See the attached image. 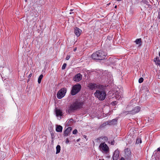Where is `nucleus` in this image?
I'll return each mask as SVG.
<instances>
[{
    "instance_id": "nucleus-19",
    "label": "nucleus",
    "mask_w": 160,
    "mask_h": 160,
    "mask_svg": "<svg viewBox=\"0 0 160 160\" xmlns=\"http://www.w3.org/2000/svg\"><path fill=\"white\" fill-rule=\"evenodd\" d=\"M135 42L136 44L138 45L139 46H140L142 45V41L141 38L137 39L135 41Z\"/></svg>"
},
{
    "instance_id": "nucleus-42",
    "label": "nucleus",
    "mask_w": 160,
    "mask_h": 160,
    "mask_svg": "<svg viewBox=\"0 0 160 160\" xmlns=\"http://www.w3.org/2000/svg\"><path fill=\"white\" fill-rule=\"evenodd\" d=\"M99 160H104V159H99Z\"/></svg>"
},
{
    "instance_id": "nucleus-45",
    "label": "nucleus",
    "mask_w": 160,
    "mask_h": 160,
    "mask_svg": "<svg viewBox=\"0 0 160 160\" xmlns=\"http://www.w3.org/2000/svg\"><path fill=\"white\" fill-rule=\"evenodd\" d=\"M159 19H160V17H159Z\"/></svg>"
},
{
    "instance_id": "nucleus-9",
    "label": "nucleus",
    "mask_w": 160,
    "mask_h": 160,
    "mask_svg": "<svg viewBox=\"0 0 160 160\" xmlns=\"http://www.w3.org/2000/svg\"><path fill=\"white\" fill-rule=\"evenodd\" d=\"M113 97H114L116 99L119 100L122 98V92L119 91H117L113 93Z\"/></svg>"
},
{
    "instance_id": "nucleus-6",
    "label": "nucleus",
    "mask_w": 160,
    "mask_h": 160,
    "mask_svg": "<svg viewBox=\"0 0 160 160\" xmlns=\"http://www.w3.org/2000/svg\"><path fill=\"white\" fill-rule=\"evenodd\" d=\"M67 92V89L65 88H62L60 89L57 94V97L58 99L62 98L65 95Z\"/></svg>"
},
{
    "instance_id": "nucleus-43",
    "label": "nucleus",
    "mask_w": 160,
    "mask_h": 160,
    "mask_svg": "<svg viewBox=\"0 0 160 160\" xmlns=\"http://www.w3.org/2000/svg\"><path fill=\"white\" fill-rule=\"evenodd\" d=\"M72 11V10L71 9V10H70V11Z\"/></svg>"
},
{
    "instance_id": "nucleus-15",
    "label": "nucleus",
    "mask_w": 160,
    "mask_h": 160,
    "mask_svg": "<svg viewBox=\"0 0 160 160\" xmlns=\"http://www.w3.org/2000/svg\"><path fill=\"white\" fill-rule=\"evenodd\" d=\"M82 32V30L77 27L74 29V33L77 37H79Z\"/></svg>"
},
{
    "instance_id": "nucleus-14",
    "label": "nucleus",
    "mask_w": 160,
    "mask_h": 160,
    "mask_svg": "<svg viewBox=\"0 0 160 160\" xmlns=\"http://www.w3.org/2000/svg\"><path fill=\"white\" fill-rule=\"evenodd\" d=\"M140 110V108L139 107L137 106L136 107L132 110V111H130V113L134 114L139 112Z\"/></svg>"
},
{
    "instance_id": "nucleus-31",
    "label": "nucleus",
    "mask_w": 160,
    "mask_h": 160,
    "mask_svg": "<svg viewBox=\"0 0 160 160\" xmlns=\"http://www.w3.org/2000/svg\"><path fill=\"white\" fill-rule=\"evenodd\" d=\"M157 150L158 151H160V147L157 148Z\"/></svg>"
},
{
    "instance_id": "nucleus-5",
    "label": "nucleus",
    "mask_w": 160,
    "mask_h": 160,
    "mask_svg": "<svg viewBox=\"0 0 160 160\" xmlns=\"http://www.w3.org/2000/svg\"><path fill=\"white\" fill-rule=\"evenodd\" d=\"M88 87L90 89L93 90V89H100L103 88V86L99 84H96L93 83H90L88 85Z\"/></svg>"
},
{
    "instance_id": "nucleus-29",
    "label": "nucleus",
    "mask_w": 160,
    "mask_h": 160,
    "mask_svg": "<svg viewBox=\"0 0 160 160\" xmlns=\"http://www.w3.org/2000/svg\"><path fill=\"white\" fill-rule=\"evenodd\" d=\"M69 142V141L68 140V138H67L66 141V144H68Z\"/></svg>"
},
{
    "instance_id": "nucleus-4",
    "label": "nucleus",
    "mask_w": 160,
    "mask_h": 160,
    "mask_svg": "<svg viewBox=\"0 0 160 160\" xmlns=\"http://www.w3.org/2000/svg\"><path fill=\"white\" fill-rule=\"evenodd\" d=\"M81 88V86L79 84H76L74 85L72 88L71 91V94L74 95L78 93Z\"/></svg>"
},
{
    "instance_id": "nucleus-13",
    "label": "nucleus",
    "mask_w": 160,
    "mask_h": 160,
    "mask_svg": "<svg viewBox=\"0 0 160 160\" xmlns=\"http://www.w3.org/2000/svg\"><path fill=\"white\" fill-rule=\"evenodd\" d=\"M72 129L71 127H69L67 128L65 130L64 132V136L66 137L68 136L69 134L70 133Z\"/></svg>"
},
{
    "instance_id": "nucleus-21",
    "label": "nucleus",
    "mask_w": 160,
    "mask_h": 160,
    "mask_svg": "<svg viewBox=\"0 0 160 160\" xmlns=\"http://www.w3.org/2000/svg\"><path fill=\"white\" fill-rule=\"evenodd\" d=\"M125 154L128 156L130 155L131 154V151L129 150L128 151V149H125Z\"/></svg>"
},
{
    "instance_id": "nucleus-25",
    "label": "nucleus",
    "mask_w": 160,
    "mask_h": 160,
    "mask_svg": "<svg viewBox=\"0 0 160 160\" xmlns=\"http://www.w3.org/2000/svg\"><path fill=\"white\" fill-rule=\"evenodd\" d=\"M67 64L66 63H64L62 67V70L64 69L66 66Z\"/></svg>"
},
{
    "instance_id": "nucleus-10",
    "label": "nucleus",
    "mask_w": 160,
    "mask_h": 160,
    "mask_svg": "<svg viewBox=\"0 0 160 160\" xmlns=\"http://www.w3.org/2000/svg\"><path fill=\"white\" fill-rule=\"evenodd\" d=\"M82 75L80 73H78L73 78V80L76 82H78L82 79Z\"/></svg>"
},
{
    "instance_id": "nucleus-22",
    "label": "nucleus",
    "mask_w": 160,
    "mask_h": 160,
    "mask_svg": "<svg viewBox=\"0 0 160 160\" xmlns=\"http://www.w3.org/2000/svg\"><path fill=\"white\" fill-rule=\"evenodd\" d=\"M43 77V75L42 74H41L39 76L38 79V83L39 84L41 83L42 79Z\"/></svg>"
},
{
    "instance_id": "nucleus-16",
    "label": "nucleus",
    "mask_w": 160,
    "mask_h": 160,
    "mask_svg": "<svg viewBox=\"0 0 160 160\" xmlns=\"http://www.w3.org/2000/svg\"><path fill=\"white\" fill-rule=\"evenodd\" d=\"M117 119H114L108 122V124L109 125H114L116 124L117 122Z\"/></svg>"
},
{
    "instance_id": "nucleus-32",
    "label": "nucleus",
    "mask_w": 160,
    "mask_h": 160,
    "mask_svg": "<svg viewBox=\"0 0 160 160\" xmlns=\"http://www.w3.org/2000/svg\"><path fill=\"white\" fill-rule=\"evenodd\" d=\"M32 75V73H30L29 75H28V77H31Z\"/></svg>"
},
{
    "instance_id": "nucleus-27",
    "label": "nucleus",
    "mask_w": 160,
    "mask_h": 160,
    "mask_svg": "<svg viewBox=\"0 0 160 160\" xmlns=\"http://www.w3.org/2000/svg\"><path fill=\"white\" fill-rule=\"evenodd\" d=\"M137 143H141L142 142V141L140 139H137Z\"/></svg>"
},
{
    "instance_id": "nucleus-36",
    "label": "nucleus",
    "mask_w": 160,
    "mask_h": 160,
    "mask_svg": "<svg viewBox=\"0 0 160 160\" xmlns=\"http://www.w3.org/2000/svg\"><path fill=\"white\" fill-rule=\"evenodd\" d=\"M72 119H71L69 120V121H72Z\"/></svg>"
},
{
    "instance_id": "nucleus-18",
    "label": "nucleus",
    "mask_w": 160,
    "mask_h": 160,
    "mask_svg": "<svg viewBox=\"0 0 160 160\" xmlns=\"http://www.w3.org/2000/svg\"><path fill=\"white\" fill-rule=\"evenodd\" d=\"M62 127L60 125H57L56 130L58 132H62Z\"/></svg>"
},
{
    "instance_id": "nucleus-7",
    "label": "nucleus",
    "mask_w": 160,
    "mask_h": 160,
    "mask_svg": "<svg viewBox=\"0 0 160 160\" xmlns=\"http://www.w3.org/2000/svg\"><path fill=\"white\" fill-rule=\"evenodd\" d=\"M83 104V102L78 100H77L72 104L76 110L82 108Z\"/></svg>"
},
{
    "instance_id": "nucleus-11",
    "label": "nucleus",
    "mask_w": 160,
    "mask_h": 160,
    "mask_svg": "<svg viewBox=\"0 0 160 160\" xmlns=\"http://www.w3.org/2000/svg\"><path fill=\"white\" fill-rule=\"evenodd\" d=\"M75 108L73 107L72 104L68 107L66 109V112L67 113L70 114L73 112L75 110H76Z\"/></svg>"
},
{
    "instance_id": "nucleus-3",
    "label": "nucleus",
    "mask_w": 160,
    "mask_h": 160,
    "mask_svg": "<svg viewBox=\"0 0 160 160\" xmlns=\"http://www.w3.org/2000/svg\"><path fill=\"white\" fill-rule=\"evenodd\" d=\"M99 147L100 151L103 153L107 154L109 153V148L104 142L100 143Z\"/></svg>"
},
{
    "instance_id": "nucleus-37",
    "label": "nucleus",
    "mask_w": 160,
    "mask_h": 160,
    "mask_svg": "<svg viewBox=\"0 0 160 160\" xmlns=\"http://www.w3.org/2000/svg\"><path fill=\"white\" fill-rule=\"evenodd\" d=\"M72 13V12H70L69 13V14H71Z\"/></svg>"
},
{
    "instance_id": "nucleus-28",
    "label": "nucleus",
    "mask_w": 160,
    "mask_h": 160,
    "mask_svg": "<svg viewBox=\"0 0 160 160\" xmlns=\"http://www.w3.org/2000/svg\"><path fill=\"white\" fill-rule=\"evenodd\" d=\"M70 55H68L67 56H66V59L67 60H68L70 58Z\"/></svg>"
},
{
    "instance_id": "nucleus-23",
    "label": "nucleus",
    "mask_w": 160,
    "mask_h": 160,
    "mask_svg": "<svg viewBox=\"0 0 160 160\" xmlns=\"http://www.w3.org/2000/svg\"><path fill=\"white\" fill-rule=\"evenodd\" d=\"M118 102L117 101H114L112 102L111 103V104L112 105L114 106L116 105L117 103H118Z\"/></svg>"
},
{
    "instance_id": "nucleus-20",
    "label": "nucleus",
    "mask_w": 160,
    "mask_h": 160,
    "mask_svg": "<svg viewBox=\"0 0 160 160\" xmlns=\"http://www.w3.org/2000/svg\"><path fill=\"white\" fill-rule=\"evenodd\" d=\"M56 153L58 154L60 152L61 150V147L59 145H58L56 148Z\"/></svg>"
},
{
    "instance_id": "nucleus-44",
    "label": "nucleus",
    "mask_w": 160,
    "mask_h": 160,
    "mask_svg": "<svg viewBox=\"0 0 160 160\" xmlns=\"http://www.w3.org/2000/svg\"><path fill=\"white\" fill-rule=\"evenodd\" d=\"M159 19H160V17H159Z\"/></svg>"
},
{
    "instance_id": "nucleus-12",
    "label": "nucleus",
    "mask_w": 160,
    "mask_h": 160,
    "mask_svg": "<svg viewBox=\"0 0 160 160\" xmlns=\"http://www.w3.org/2000/svg\"><path fill=\"white\" fill-rule=\"evenodd\" d=\"M119 155V150L117 149L114 152L113 156V160H117L118 158Z\"/></svg>"
},
{
    "instance_id": "nucleus-33",
    "label": "nucleus",
    "mask_w": 160,
    "mask_h": 160,
    "mask_svg": "<svg viewBox=\"0 0 160 160\" xmlns=\"http://www.w3.org/2000/svg\"><path fill=\"white\" fill-rule=\"evenodd\" d=\"M120 160H125V159L124 158H123V157H122L121 159H120Z\"/></svg>"
},
{
    "instance_id": "nucleus-38",
    "label": "nucleus",
    "mask_w": 160,
    "mask_h": 160,
    "mask_svg": "<svg viewBox=\"0 0 160 160\" xmlns=\"http://www.w3.org/2000/svg\"><path fill=\"white\" fill-rule=\"evenodd\" d=\"M117 8V6H115V8Z\"/></svg>"
},
{
    "instance_id": "nucleus-30",
    "label": "nucleus",
    "mask_w": 160,
    "mask_h": 160,
    "mask_svg": "<svg viewBox=\"0 0 160 160\" xmlns=\"http://www.w3.org/2000/svg\"><path fill=\"white\" fill-rule=\"evenodd\" d=\"M111 145H113L114 144V141H112L111 142Z\"/></svg>"
},
{
    "instance_id": "nucleus-24",
    "label": "nucleus",
    "mask_w": 160,
    "mask_h": 160,
    "mask_svg": "<svg viewBox=\"0 0 160 160\" xmlns=\"http://www.w3.org/2000/svg\"><path fill=\"white\" fill-rule=\"evenodd\" d=\"M143 81V79L142 78H140L138 80V82L139 83L142 82Z\"/></svg>"
},
{
    "instance_id": "nucleus-35",
    "label": "nucleus",
    "mask_w": 160,
    "mask_h": 160,
    "mask_svg": "<svg viewBox=\"0 0 160 160\" xmlns=\"http://www.w3.org/2000/svg\"><path fill=\"white\" fill-rule=\"evenodd\" d=\"M76 48L74 49V51H76Z\"/></svg>"
},
{
    "instance_id": "nucleus-40",
    "label": "nucleus",
    "mask_w": 160,
    "mask_h": 160,
    "mask_svg": "<svg viewBox=\"0 0 160 160\" xmlns=\"http://www.w3.org/2000/svg\"><path fill=\"white\" fill-rule=\"evenodd\" d=\"M159 56L160 57V52H159Z\"/></svg>"
},
{
    "instance_id": "nucleus-41",
    "label": "nucleus",
    "mask_w": 160,
    "mask_h": 160,
    "mask_svg": "<svg viewBox=\"0 0 160 160\" xmlns=\"http://www.w3.org/2000/svg\"><path fill=\"white\" fill-rule=\"evenodd\" d=\"M79 141V139H78V140H77V141Z\"/></svg>"
},
{
    "instance_id": "nucleus-1",
    "label": "nucleus",
    "mask_w": 160,
    "mask_h": 160,
    "mask_svg": "<svg viewBox=\"0 0 160 160\" xmlns=\"http://www.w3.org/2000/svg\"><path fill=\"white\" fill-rule=\"evenodd\" d=\"M106 54L102 50H100L93 53L92 55V59L96 60H102L105 58Z\"/></svg>"
},
{
    "instance_id": "nucleus-39",
    "label": "nucleus",
    "mask_w": 160,
    "mask_h": 160,
    "mask_svg": "<svg viewBox=\"0 0 160 160\" xmlns=\"http://www.w3.org/2000/svg\"><path fill=\"white\" fill-rule=\"evenodd\" d=\"M27 0H25V1L26 2H27Z\"/></svg>"
},
{
    "instance_id": "nucleus-2",
    "label": "nucleus",
    "mask_w": 160,
    "mask_h": 160,
    "mask_svg": "<svg viewBox=\"0 0 160 160\" xmlns=\"http://www.w3.org/2000/svg\"><path fill=\"white\" fill-rule=\"evenodd\" d=\"M102 89L97 90L94 93V95L99 100L102 101L106 98V93L104 90Z\"/></svg>"
},
{
    "instance_id": "nucleus-26",
    "label": "nucleus",
    "mask_w": 160,
    "mask_h": 160,
    "mask_svg": "<svg viewBox=\"0 0 160 160\" xmlns=\"http://www.w3.org/2000/svg\"><path fill=\"white\" fill-rule=\"evenodd\" d=\"M78 132V131L76 129H74L72 132V133L74 134H76Z\"/></svg>"
},
{
    "instance_id": "nucleus-34",
    "label": "nucleus",
    "mask_w": 160,
    "mask_h": 160,
    "mask_svg": "<svg viewBox=\"0 0 160 160\" xmlns=\"http://www.w3.org/2000/svg\"><path fill=\"white\" fill-rule=\"evenodd\" d=\"M116 0L118 1H121L122 0Z\"/></svg>"
},
{
    "instance_id": "nucleus-17",
    "label": "nucleus",
    "mask_w": 160,
    "mask_h": 160,
    "mask_svg": "<svg viewBox=\"0 0 160 160\" xmlns=\"http://www.w3.org/2000/svg\"><path fill=\"white\" fill-rule=\"evenodd\" d=\"M153 61L155 62L156 65L157 66H159L160 67V60L159 58L157 57L154 58Z\"/></svg>"
},
{
    "instance_id": "nucleus-8",
    "label": "nucleus",
    "mask_w": 160,
    "mask_h": 160,
    "mask_svg": "<svg viewBox=\"0 0 160 160\" xmlns=\"http://www.w3.org/2000/svg\"><path fill=\"white\" fill-rule=\"evenodd\" d=\"M55 112L56 116L58 119L60 120L61 119V116L63 115L62 110L59 108H56L55 109Z\"/></svg>"
}]
</instances>
